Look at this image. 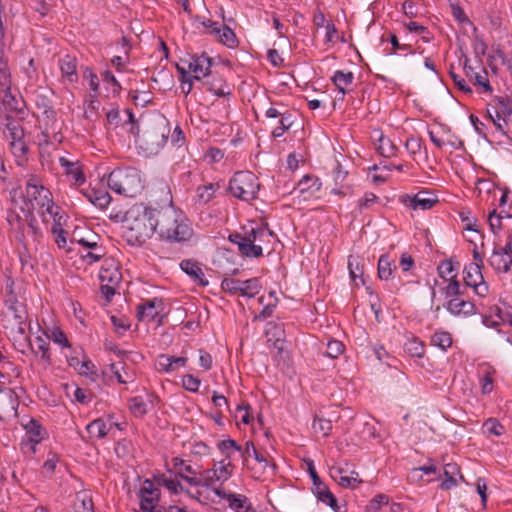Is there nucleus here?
I'll use <instances>...</instances> for the list:
<instances>
[{"label": "nucleus", "mask_w": 512, "mask_h": 512, "mask_svg": "<svg viewBox=\"0 0 512 512\" xmlns=\"http://www.w3.org/2000/svg\"><path fill=\"white\" fill-rule=\"evenodd\" d=\"M108 187L119 195L136 197L144 188L140 171L134 167L114 169L107 178Z\"/></svg>", "instance_id": "f257e3e1"}, {"label": "nucleus", "mask_w": 512, "mask_h": 512, "mask_svg": "<svg viewBox=\"0 0 512 512\" xmlns=\"http://www.w3.org/2000/svg\"><path fill=\"white\" fill-rule=\"evenodd\" d=\"M154 221L155 224L169 223L180 224L177 218V211L172 204L169 203L157 208L146 206L143 203L134 204L124 216V221Z\"/></svg>", "instance_id": "f03ea898"}, {"label": "nucleus", "mask_w": 512, "mask_h": 512, "mask_svg": "<svg viewBox=\"0 0 512 512\" xmlns=\"http://www.w3.org/2000/svg\"><path fill=\"white\" fill-rule=\"evenodd\" d=\"M4 303L5 310L2 313L3 328L13 337L24 335L28 318L26 305L18 301L12 290L7 292Z\"/></svg>", "instance_id": "7ed1b4c3"}, {"label": "nucleus", "mask_w": 512, "mask_h": 512, "mask_svg": "<svg viewBox=\"0 0 512 512\" xmlns=\"http://www.w3.org/2000/svg\"><path fill=\"white\" fill-rule=\"evenodd\" d=\"M226 190L242 201L254 200L260 190L258 177L251 171H238L230 179Z\"/></svg>", "instance_id": "20e7f679"}, {"label": "nucleus", "mask_w": 512, "mask_h": 512, "mask_svg": "<svg viewBox=\"0 0 512 512\" xmlns=\"http://www.w3.org/2000/svg\"><path fill=\"white\" fill-rule=\"evenodd\" d=\"M244 465L253 473L255 479H261L266 474L274 475L276 465L270 463L262 452L256 449L252 441H247L240 453Z\"/></svg>", "instance_id": "39448f33"}, {"label": "nucleus", "mask_w": 512, "mask_h": 512, "mask_svg": "<svg viewBox=\"0 0 512 512\" xmlns=\"http://www.w3.org/2000/svg\"><path fill=\"white\" fill-rule=\"evenodd\" d=\"M269 226H257L244 235L240 233H231L228 236L230 242L238 245V250L242 256L249 258H258L262 256V247L257 243L259 236L264 234L272 235L268 229Z\"/></svg>", "instance_id": "423d86ee"}, {"label": "nucleus", "mask_w": 512, "mask_h": 512, "mask_svg": "<svg viewBox=\"0 0 512 512\" xmlns=\"http://www.w3.org/2000/svg\"><path fill=\"white\" fill-rule=\"evenodd\" d=\"M224 292L235 295L237 293L248 298L255 297L261 288L258 278L241 281L233 278H224L221 282Z\"/></svg>", "instance_id": "0eeeda50"}, {"label": "nucleus", "mask_w": 512, "mask_h": 512, "mask_svg": "<svg viewBox=\"0 0 512 512\" xmlns=\"http://www.w3.org/2000/svg\"><path fill=\"white\" fill-rule=\"evenodd\" d=\"M399 200L412 210H428L438 203L437 196L429 190H421L415 195L404 194L400 196Z\"/></svg>", "instance_id": "6e6552de"}, {"label": "nucleus", "mask_w": 512, "mask_h": 512, "mask_svg": "<svg viewBox=\"0 0 512 512\" xmlns=\"http://www.w3.org/2000/svg\"><path fill=\"white\" fill-rule=\"evenodd\" d=\"M481 267L478 263H470L464 269V282L465 287H471L475 293L481 297H485L488 293V286L484 282L483 275L481 273Z\"/></svg>", "instance_id": "1a4fd4ad"}, {"label": "nucleus", "mask_w": 512, "mask_h": 512, "mask_svg": "<svg viewBox=\"0 0 512 512\" xmlns=\"http://www.w3.org/2000/svg\"><path fill=\"white\" fill-rule=\"evenodd\" d=\"M159 226H120V234L129 245L141 246Z\"/></svg>", "instance_id": "9d476101"}, {"label": "nucleus", "mask_w": 512, "mask_h": 512, "mask_svg": "<svg viewBox=\"0 0 512 512\" xmlns=\"http://www.w3.org/2000/svg\"><path fill=\"white\" fill-rule=\"evenodd\" d=\"M160 489L154 486V483L146 479L139 490L140 508L143 512H157L155 508L160 500Z\"/></svg>", "instance_id": "9b49d317"}, {"label": "nucleus", "mask_w": 512, "mask_h": 512, "mask_svg": "<svg viewBox=\"0 0 512 512\" xmlns=\"http://www.w3.org/2000/svg\"><path fill=\"white\" fill-rule=\"evenodd\" d=\"M154 233H157L161 240L179 243L190 240L194 235L191 226H159Z\"/></svg>", "instance_id": "f8f14e48"}, {"label": "nucleus", "mask_w": 512, "mask_h": 512, "mask_svg": "<svg viewBox=\"0 0 512 512\" xmlns=\"http://www.w3.org/2000/svg\"><path fill=\"white\" fill-rule=\"evenodd\" d=\"M218 465V467L215 465L214 468L202 472L204 487L211 488L215 482H225L231 477L234 465L230 461L221 460Z\"/></svg>", "instance_id": "ddd939ff"}, {"label": "nucleus", "mask_w": 512, "mask_h": 512, "mask_svg": "<svg viewBox=\"0 0 512 512\" xmlns=\"http://www.w3.org/2000/svg\"><path fill=\"white\" fill-rule=\"evenodd\" d=\"M0 104L4 106L5 110L10 113H15L18 118L24 119L26 114V105L24 100L17 98L11 92V87L8 90L0 89Z\"/></svg>", "instance_id": "4468645a"}, {"label": "nucleus", "mask_w": 512, "mask_h": 512, "mask_svg": "<svg viewBox=\"0 0 512 512\" xmlns=\"http://www.w3.org/2000/svg\"><path fill=\"white\" fill-rule=\"evenodd\" d=\"M185 63L188 64V69L194 73L192 77L200 81L210 74L213 60L204 52L201 55H192L190 60Z\"/></svg>", "instance_id": "2eb2a0df"}, {"label": "nucleus", "mask_w": 512, "mask_h": 512, "mask_svg": "<svg viewBox=\"0 0 512 512\" xmlns=\"http://www.w3.org/2000/svg\"><path fill=\"white\" fill-rule=\"evenodd\" d=\"M22 119L14 118L11 114L4 116V134L8 142L25 139V131L20 123Z\"/></svg>", "instance_id": "dca6fc26"}, {"label": "nucleus", "mask_w": 512, "mask_h": 512, "mask_svg": "<svg viewBox=\"0 0 512 512\" xmlns=\"http://www.w3.org/2000/svg\"><path fill=\"white\" fill-rule=\"evenodd\" d=\"M489 263L496 272L507 273L512 267V256L500 247L499 249H494L489 258Z\"/></svg>", "instance_id": "f3484780"}, {"label": "nucleus", "mask_w": 512, "mask_h": 512, "mask_svg": "<svg viewBox=\"0 0 512 512\" xmlns=\"http://www.w3.org/2000/svg\"><path fill=\"white\" fill-rule=\"evenodd\" d=\"M50 191L44 186H31L26 185L25 198L28 200V206L30 210L34 208V201L41 208L45 207V202L49 200Z\"/></svg>", "instance_id": "a211bd4d"}, {"label": "nucleus", "mask_w": 512, "mask_h": 512, "mask_svg": "<svg viewBox=\"0 0 512 512\" xmlns=\"http://www.w3.org/2000/svg\"><path fill=\"white\" fill-rule=\"evenodd\" d=\"M99 279L102 283L107 282L112 285L118 284L121 280V272L114 259H106L99 272Z\"/></svg>", "instance_id": "6ab92c4d"}, {"label": "nucleus", "mask_w": 512, "mask_h": 512, "mask_svg": "<svg viewBox=\"0 0 512 512\" xmlns=\"http://www.w3.org/2000/svg\"><path fill=\"white\" fill-rule=\"evenodd\" d=\"M45 210H42L43 222L47 224L52 221L53 224H61L62 221L66 223L67 214L66 212L57 204H55L51 199L45 202Z\"/></svg>", "instance_id": "aec40b11"}, {"label": "nucleus", "mask_w": 512, "mask_h": 512, "mask_svg": "<svg viewBox=\"0 0 512 512\" xmlns=\"http://www.w3.org/2000/svg\"><path fill=\"white\" fill-rule=\"evenodd\" d=\"M180 268L200 286L208 285V281L204 278V272L197 261L184 259L180 262Z\"/></svg>", "instance_id": "412c9836"}, {"label": "nucleus", "mask_w": 512, "mask_h": 512, "mask_svg": "<svg viewBox=\"0 0 512 512\" xmlns=\"http://www.w3.org/2000/svg\"><path fill=\"white\" fill-rule=\"evenodd\" d=\"M59 68L62 77L69 83H76L78 81L77 61L76 58L67 54L59 60Z\"/></svg>", "instance_id": "4be33fe9"}, {"label": "nucleus", "mask_w": 512, "mask_h": 512, "mask_svg": "<svg viewBox=\"0 0 512 512\" xmlns=\"http://www.w3.org/2000/svg\"><path fill=\"white\" fill-rule=\"evenodd\" d=\"M447 310L455 315H471L476 312V306L469 300H464L459 297L450 299L447 303Z\"/></svg>", "instance_id": "5701e85b"}, {"label": "nucleus", "mask_w": 512, "mask_h": 512, "mask_svg": "<svg viewBox=\"0 0 512 512\" xmlns=\"http://www.w3.org/2000/svg\"><path fill=\"white\" fill-rule=\"evenodd\" d=\"M59 163L64 168L65 173L74 180L75 184L80 185L85 182V175L78 162H72L65 157H60Z\"/></svg>", "instance_id": "b1692460"}, {"label": "nucleus", "mask_w": 512, "mask_h": 512, "mask_svg": "<svg viewBox=\"0 0 512 512\" xmlns=\"http://www.w3.org/2000/svg\"><path fill=\"white\" fill-rule=\"evenodd\" d=\"M9 148L18 166H24L28 162L29 146L25 139L9 142Z\"/></svg>", "instance_id": "393cba45"}, {"label": "nucleus", "mask_w": 512, "mask_h": 512, "mask_svg": "<svg viewBox=\"0 0 512 512\" xmlns=\"http://www.w3.org/2000/svg\"><path fill=\"white\" fill-rule=\"evenodd\" d=\"M26 208L19 207L22 215L17 211V206L11 208L7 211V221L9 224H13L14 222H19L20 224H31L33 221V214L30 211V207L25 201Z\"/></svg>", "instance_id": "a878e982"}, {"label": "nucleus", "mask_w": 512, "mask_h": 512, "mask_svg": "<svg viewBox=\"0 0 512 512\" xmlns=\"http://www.w3.org/2000/svg\"><path fill=\"white\" fill-rule=\"evenodd\" d=\"M161 303V300L154 298L147 300L143 304L137 306V318L139 321L147 320L148 322L153 321L158 316L156 304Z\"/></svg>", "instance_id": "bb28decb"}, {"label": "nucleus", "mask_w": 512, "mask_h": 512, "mask_svg": "<svg viewBox=\"0 0 512 512\" xmlns=\"http://www.w3.org/2000/svg\"><path fill=\"white\" fill-rule=\"evenodd\" d=\"M31 349L36 356L40 355L41 360L46 364H51L52 359L49 351V342L46 339L41 336H37L35 338V345H31Z\"/></svg>", "instance_id": "cd10ccee"}, {"label": "nucleus", "mask_w": 512, "mask_h": 512, "mask_svg": "<svg viewBox=\"0 0 512 512\" xmlns=\"http://www.w3.org/2000/svg\"><path fill=\"white\" fill-rule=\"evenodd\" d=\"M228 504L235 512H248L251 509L249 499L242 494L229 493Z\"/></svg>", "instance_id": "c85d7f7f"}, {"label": "nucleus", "mask_w": 512, "mask_h": 512, "mask_svg": "<svg viewBox=\"0 0 512 512\" xmlns=\"http://www.w3.org/2000/svg\"><path fill=\"white\" fill-rule=\"evenodd\" d=\"M332 82L338 89V91L344 95L346 93L345 88L352 84L354 80V74L351 71L344 72L341 70H338L334 73L333 77L331 78Z\"/></svg>", "instance_id": "c756f323"}, {"label": "nucleus", "mask_w": 512, "mask_h": 512, "mask_svg": "<svg viewBox=\"0 0 512 512\" xmlns=\"http://www.w3.org/2000/svg\"><path fill=\"white\" fill-rule=\"evenodd\" d=\"M220 188L219 183H209L203 186H199L196 190V200L200 204L208 203L214 193Z\"/></svg>", "instance_id": "7c9ffc66"}, {"label": "nucleus", "mask_w": 512, "mask_h": 512, "mask_svg": "<svg viewBox=\"0 0 512 512\" xmlns=\"http://www.w3.org/2000/svg\"><path fill=\"white\" fill-rule=\"evenodd\" d=\"M496 371L493 367L485 365L482 367V377L480 379L482 394H489L494 388V378Z\"/></svg>", "instance_id": "2f4dec72"}, {"label": "nucleus", "mask_w": 512, "mask_h": 512, "mask_svg": "<svg viewBox=\"0 0 512 512\" xmlns=\"http://www.w3.org/2000/svg\"><path fill=\"white\" fill-rule=\"evenodd\" d=\"M79 228H80V226H76V229L73 233L74 239H76L80 245H82L86 248H91V249L97 248L99 235L97 233L91 231L86 236H83L82 232L79 230Z\"/></svg>", "instance_id": "473e14b6"}, {"label": "nucleus", "mask_w": 512, "mask_h": 512, "mask_svg": "<svg viewBox=\"0 0 512 512\" xmlns=\"http://www.w3.org/2000/svg\"><path fill=\"white\" fill-rule=\"evenodd\" d=\"M495 114L498 119H503L505 124H507V121H512V106L507 98H497Z\"/></svg>", "instance_id": "72a5a7b5"}, {"label": "nucleus", "mask_w": 512, "mask_h": 512, "mask_svg": "<svg viewBox=\"0 0 512 512\" xmlns=\"http://www.w3.org/2000/svg\"><path fill=\"white\" fill-rule=\"evenodd\" d=\"M396 266L388 255H382L378 261V276L382 280H388Z\"/></svg>", "instance_id": "f704fd0d"}, {"label": "nucleus", "mask_w": 512, "mask_h": 512, "mask_svg": "<svg viewBox=\"0 0 512 512\" xmlns=\"http://www.w3.org/2000/svg\"><path fill=\"white\" fill-rule=\"evenodd\" d=\"M405 351L412 357L421 358L425 354V345L416 337H412L407 340L404 345Z\"/></svg>", "instance_id": "c9c22d12"}, {"label": "nucleus", "mask_w": 512, "mask_h": 512, "mask_svg": "<svg viewBox=\"0 0 512 512\" xmlns=\"http://www.w3.org/2000/svg\"><path fill=\"white\" fill-rule=\"evenodd\" d=\"M177 72L179 73V80L181 82V90L185 95H188L193 87V80H195L188 72V70L181 66L180 64H176Z\"/></svg>", "instance_id": "e433bc0d"}, {"label": "nucleus", "mask_w": 512, "mask_h": 512, "mask_svg": "<svg viewBox=\"0 0 512 512\" xmlns=\"http://www.w3.org/2000/svg\"><path fill=\"white\" fill-rule=\"evenodd\" d=\"M74 510L76 512H94L91 496L84 492L78 493L74 503Z\"/></svg>", "instance_id": "4c0bfd02"}, {"label": "nucleus", "mask_w": 512, "mask_h": 512, "mask_svg": "<svg viewBox=\"0 0 512 512\" xmlns=\"http://www.w3.org/2000/svg\"><path fill=\"white\" fill-rule=\"evenodd\" d=\"M86 429L90 435H93L100 439L104 438L109 431L105 421L101 418L93 420L91 423L87 425Z\"/></svg>", "instance_id": "58836bf2"}, {"label": "nucleus", "mask_w": 512, "mask_h": 512, "mask_svg": "<svg viewBox=\"0 0 512 512\" xmlns=\"http://www.w3.org/2000/svg\"><path fill=\"white\" fill-rule=\"evenodd\" d=\"M477 226H466L464 229L463 236L465 239L472 243L474 246L480 243L481 247L484 246V234L482 231L476 228Z\"/></svg>", "instance_id": "ea45409f"}, {"label": "nucleus", "mask_w": 512, "mask_h": 512, "mask_svg": "<svg viewBox=\"0 0 512 512\" xmlns=\"http://www.w3.org/2000/svg\"><path fill=\"white\" fill-rule=\"evenodd\" d=\"M218 449L225 454V462L230 461L231 451L242 452V447L233 439L221 440L217 444Z\"/></svg>", "instance_id": "a19ab883"}, {"label": "nucleus", "mask_w": 512, "mask_h": 512, "mask_svg": "<svg viewBox=\"0 0 512 512\" xmlns=\"http://www.w3.org/2000/svg\"><path fill=\"white\" fill-rule=\"evenodd\" d=\"M86 196L91 203L100 208L106 207L111 200V197L107 192L97 190H91L88 194H86Z\"/></svg>", "instance_id": "79ce46f5"}, {"label": "nucleus", "mask_w": 512, "mask_h": 512, "mask_svg": "<svg viewBox=\"0 0 512 512\" xmlns=\"http://www.w3.org/2000/svg\"><path fill=\"white\" fill-rule=\"evenodd\" d=\"M377 150L384 157H392L397 152V146L387 137L381 135Z\"/></svg>", "instance_id": "37998d69"}, {"label": "nucleus", "mask_w": 512, "mask_h": 512, "mask_svg": "<svg viewBox=\"0 0 512 512\" xmlns=\"http://www.w3.org/2000/svg\"><path fill=\"white\" fill-rule=\"evenodd\" d=\"M431 343L434 346L439 347L442 350H446L452 345V336L449 332L441 331L436 332L431 337Z\"/></svg>", "instance_id": "c03bdc74"}, {"label": "nucleus", "mask_w": 512, "mask_h": 512, "mask_svg": "<svg viewBox=\"0 0 512 512\" xmlns=\"http://www.w3.org/2000/svg\"><path fill=\"white\" fill-rule=\"evenodd\" d=\"M321 183L319 179L313 175H305L298 182V189L301 193L313 189L314 191H318L320 189Z\"/></svg>", "instance_id": "a18cd8bd"}, {"label": "nucleus", "mask_w": 512, "mask_h": 512, "mask_svg": "<svg viewBox=\"0 0 512 512\" xmlns=\"http://www.w3.org/2000/svg\"><path fill=\"white\" fill-rule=\"evenodd\" d=\"M313 429L315 433L321 434L323 437L330 435L332 430V422L328 419L320 418L315 416L313 422Z\"/></svg>", "instance_id": "49530a36"}, {"label": "nucleus", "mask_w": 512, "mask_h": 512, "mask_svg": "<svg viewBox=\"0 0 512 512\" xmlns=\"http://www.w3.org/2000/svg\"><path fill=\"white\" fill-rule=\"evenodd\" d=\"M218 35L222 44L226 45L229 48L237 47L238 39L236 37V34L228 26L224 25L222 33L220 32V34Z\"/></svg>", "instance_id": "de8ad7c7"}, {"label": "nucleus", "mask_w": 512, "mask_h": 512, "mask_svg": "<svg viewBox=\"0 0 512 512\" xmlns=\"http://www.w3.org/2000/svg\"><path fill=\"white\" fill-rule=\"evenodd\" d=\"M50 232L54 236V241L57 246L61 249H66L69 251V249H67L68 232L62 229L61 226H51Z\"/></svg>", "instance_id": "09e8293b"}, {"label": "nucleus", "mask_w": 512, "mask_h": 512, "mask_svg": "<svg viewBox=\"0 0 512 512\" xmlns=\"http://www.w3.org/2000/svg\"><path fill=\"white\" fill-rule=\"evenodd\" d=\"M465 289H461L460 282L456 279L455 275H451L449 284L445 287L446 297H459L463 295Z\"/></svg>", "instance_id": "8fccbe9b"}, {"label": "nucleus", "mask_w": 512, "mask_h": 512, "mask_svg": "<svg viewBox=\"0 0 512 512\" xmlns=\"http://www.w3.org/2000/svg\"><path fill=\"white\" fill-rule=\"evenodd\" d=\"M483 428L489 435L501 436L504 432V426L496 418L486 420Z\"/></svg>", "instance_id": "3c124183"}, {"label": "nucleus", "mask_w": 512, "mask_h": 512, "mask_svg": "<svg viewBox=\"0 0 512 512\" xmlns=\"http://www.w3.org/2000/svg\"><path fill=\"white\" fill-rule=\"evenodd\" d=\"M129 408L131 413L136 417H142L147 413L146 403L141 397L130 399Z\"/></svg>", "instance_id": "603ef678"}, {"label": "nucleus", "mask_w": 512, "mask_h": 512, "mask_svg": "<svg viewBox=\"0 0 512 512\" xmlns=\"http://www.w3.org/2000/svg\"><path fill=\"white\" fill-rule=\"evenodd\" d=\"M36 105L39 109H43V113L46 114L47 117L55 116V111L51 105V101L48 98V96L43 94H37Z\"/></svg>", "instance_id": "864d4df0"}, {"label": "nucleus", "mask_w": 512, "mask_h": 512, "mask_svg": "<svg viewBox=\"0 0 512 512\" xmlns=\"http://www.w3.org/2000/svg\"><path fill=\"white\" fill-rule=\"evenodd\" d=\"M53 342L59 344L61 347L69 348L71 344L66 336V334L59 328L54 327L51 331V334L48 336Z\"/></svg>", "instance_id": "5fc2aeb1"}, {"label": "nucleus", "mask_w": 512, "mask_h": 512, "mask_svg": "<svg viewBox=\"0 0 512 512\" xmlns=\"http://www.w3.org/2000/svg\"><path fill=\"white\" fill-rule=\"evenodd\" d=\"M344 344L338 340H330L327 343L326 355L332 359L338 358L344 352Z\"/></svg>", "instance_id": "6e6d98bb"}, {"label": "nucleus", "mask_w": 512, "mask_h": 512, "mask_svg": "<svg viewBox=\"0 0 512 512\" xmlns=\"http://www.w3.org/2000/svg\"><path fill=\"white\" fill-rule=\"evenodd\" d=\"M291 115L284 114L280 119V125L273 129L272 137L279 138L281 137L292 125V121H290Z\"/></svg>", "instance_id": "4d7b16f0"}, {"label": "nucleus", "mask_w": 512, "mask_h": 512, "mask_svg": "<svg viewBox=\"0 0 512 512\" xmlns=\"http://www.w3.org/2000/svg\"><path fill=\"white\" fill-rule=\"evenodd\" d=\"M318 500L329 505L331 509L335 512H339V505L336 497L330 490H325V492H319Z\"/></svg>", "instance_id": "13d9d810"}, {"label": "nucleus", "mask_w": 512, "mask_h": 512, "mask_svg": "<svg viewBox=\"0 0 512 512\" xmlns=\"http://www.w3.org/2000/svg\"><path fill=\"white\" fill-rule=\"evenodd\" d=\"M111 322L115 328L116 333L123 335L129 328L130 322L126 317L111 316Z\"/></svg>", "instance_id": "bf43d9fd"}, {"label": "nucleus", "mask_w": 512, "mask_h": 512, "mask_svg": "<svg viewBox=\"0 0 512 512\" xmlns=\"http://www.w3.org/2000/svg\"><path fill=\"white\" fill-rule=\"evenodd\" d=\"M11 87V73L8 64L0 63V89L8 90Z\"/></svg>", "instance_id": "052dcab7"}, {"label": "nucleus", "mask_w": 512, "mask_h": 512, "mask_svg": "<svg viewBox=\"0 0 512 512\" xmlns=\"http://www.w3.org/2000/svg\"><path fill=\"white\" fill-rule=\"evenodd\" d=\"M159 483L164 485L169 491L174 494H178L180 491H184L183 486L177 479H168L164 475L159 479Z\"/></svg>", "instance_id": "680f3d73"}, {"label": "nucleus", "mask_w": 512, "mask_h": 512, "mask_svg": "<svg viewBox=\"0 0 512 512\" xmlns=\"http://www.w3.org/2000/svg\"><path fill=\"white\" fill-rule=\"evenodd\" d=\"M250 408L251 407L247 402H243L242 404L237 406V414L235 415V417L240 418L243 424H249L252 420V417L249 412Z\"/></svg>", "instance_id": "e2e57ef3"}, {"label": "nucleus", "mask_w": 512, "mask_h": 512, "mask_svg": "<svg viewBox=\"0 0 512 512\" xmlns=\"http://www.w3.org/2000/svg\"><path fill=\"white\" fill-rule=\"evenodd\" d=\"M182 386L190 392H197L200 386V380L191 374L182 377Z\"/></svg>", "instance_id": "0e129e2a"}, {"label": "nucleus", "mask_w": 512, "mask_h": 512, "mask_svg": "<svg viewBox=\"0 0 512 512\" xmlns=\"http://www.w3.org/2000/svg\"><path fill=\"white\" fill-rule=\"evenodd\" d=\"M388 41L392 45V51L388 52L389 55L396 54L397 51H406L409 54L414 53L411 45H399V40L395 34H390Z\"/></svg>", "instance_id": "69168bd1"}, {"label": "nucleus", "mask_w": 512, "mask_h": 512, "mask_svg": "<svg viewBox=\"0 0 512 512\" xmlns=\"http://www.w3.org/2000/svg\"><path fill=\"white\" fill-rule=\"evenodd\" d=\"M449 74L454 82V84L457 86L459 90H461L464 93H472L471 87L467 84V82L460 77L458 74H456L452 68L449 71Z\"/></svg>", "instance_id": "338daca9"}, {"label": "nucleus", "mask_w": 512, "mask_h": 512, "mask_svg": "<svg viewBox=\"0 0 512 512\" xmlns=\"http://www.w3.org/2000/svg\"><path fill=\"white\" fill-rule=\"evenodd\" d=\"M389 502L388 496L384 494L376 495L369 504V510L376 512L381 509L382 505H387Z\"/></svg>", "instance_id": "774afa93"}]
</instances>
